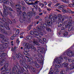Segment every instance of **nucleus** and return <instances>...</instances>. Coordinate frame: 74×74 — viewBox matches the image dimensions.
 I'll list each match as a JSON object with an SVG mask.
<instances>
[{"label":"nucleus","mask_w":74,"mask_h":74,"mask_svg":"<svg viewBox=\"0 0 74 74\" xmlns=\"http://www.w3.org/2000/svg\"><path fill=\"white\" fill-rule=\"evenodd\" d=\"M34 34H35V35H36V36H39V33H38V32H36V31H35Z\"/></svg>","instance_id":"obj_31"},{"label":"nucleus","mask_w":74,"mask_h":74,"mask_svg":"<svg viewBox=\"0 0 74 74\" xmlns=\"http://www.w3.org/2000/svg\"><path fill=\"white\" fill-rule=\"evenodd\" d=\"M16 8L17 9V11L19 12V10H21V5H16Z\"/></svg>","instance_id":"obj_14"},{"label":"nucleus","mask_w":74,"mask_h":74,"mask_svg":"<svg viewBox=\"0 0 74 74\" xmlns=\"http://www.w3.org/2000/svg\"><path fill=\"white\" fill-rule=\"evenodd\" d=\"M64 7V6L63 5H60L58 6V9L60 10H62L63 9V8Z\"/></svg>","instance_id":"obj_19"},{"label":"nucleus","mask_w":74,"mask_h":74,"mask_svg":"<svg viewBox=\"0 0 74 74\" xmlns=\"http://www.w3.org/2000/svg\"><path fill=\"white\" fill-rule=\"evenodd\" d=\"M42 14H43V13H39V15H40V16H41L42 15Z\"/></svg>","instance_id":"obj_61"},{"label":"nucleus","mask_w":74,"mask_h":74,"mask_svg":"<svg viewBox=\"0 0 74 74\" xmlns=\"http://www.w3.org/2000/svg\"><path fill=\"white\" fill-rule=\"evenodd\" d=\"M40 18V16H37L35 17V19H39Z\"/></svg>","instance_id":"obj_57"},{"label":"nucleus","mask_w":74,"mask_h":74,"mask_svg":"<svg viewBox=\"0 0 74 74\" xmlns=\"http://www.w3.org/2000/svg\"><path fill=\"white\" fill-rule=\"evenodd\" d=\"M35 60L38 62H39L40 61V59H39V58H36L35 59Z\"/></svg>","instance_id":"obj_52"},{"label":"nucleus","mask_w":74,"mask_h":74,"mask_svg":"<svg viewBox=\"0 0 74 74\" xmlns=\"http://www.w3.org/2000/svg\"><path fill=\"white\" fill-rule=\"evenodd\" d=\"M68 11L69 12V13H71V10L70 9H68Z\"/></svg>","instance_id":"obj_55"},{"label":"nucleus","mask_w":74,"mask_h":74,"mask_svg":"<svg viewBox=\"0 0 74 74\" xmlns=\"http://www.w3.org/2000/svg\"><path fill=\"white\" fill-rule=\"evenodd\" d=\"M40 1H36L35 2V3H34V4H35V5H33V6L34 8H35L36 10H37L38 9V7L37 6V5H36V4H38V3Z\"/></svg>","instance_id":"obj_11"},{"label":"nucleus","mask_w":74,"mask_h":74,"mask_svg":"<svg viewBox=\"0 0 74 74\" xmlns=\"http://www.w3.org/2000/svg\"><path fill=\"white\" fill-rule=\"evenodd\" d=\"M64 59H65V60H67L68 59V58H67V57H64Z\"/></svg>","instance_id":"obj_63"},{"label":"nucleus","mask_w":74,"mask_h":74,"mask_svg":"<svg viewBox=\"0 0 74 74\" xmlns=\"http://www.w3.org/2000/svg\"><path fill=\"white\" fill-rule=\"evenodd\" d=\"M56 63L59 64L61 63V60L59 59L58 58H57L56 61Z\"/></svg>","instance_id":"obj_22"},{"label":"nucleus","mask_w":74,"mask_h":74,"mask_svg":"<svg viewBox=\"0 0 74 74\" xmlns=\"http://www.w3.org/2000/svg\"><path fill=\"white\" fill-rule=\"evenodd\" d=\"M47 24H43V27L40 26L39 27H37L36 28L38 31L41 32V31H42V30H43L44 29L47 28Z\"/></svg>","instance_id":"obj_7"},{"label":"nucleus","mask_w":74,"mask_h":74,"mask_svg":"<svg viewBox=\"0 0 74 74\" xmlns=\"http://www.w3.org/2000/svg\"><path fill=\"white\" fill-rule=\"evenodd\" d=\"M6 55H7V54L5 53H3L2 54H1L2 57H3V56H5Z\"/></svg>","instance_id":"obj_43"},{"label":"nucleus","mask_w":74,"mask_h":74,"mask_svg":"<svg viewBox=\"0 0 74 74\" xmlns=\"http://www.w3.org/2000/svg\"><path fill=\"white\" fill-rule=\"evenodd\" d=\"M46 30L47 32H51V29L49 27H47L46 28Z\"/></svg>","instance_id":"obj_32"},{"label":"nucleus","mask_w":74,"mask_h":74,"mask_svg":"<svg viewBox=\"0 0 74 74\" xmlns=\"http://www.w3.org/2000/svg\"><path fill=\"white\" fill-rule=\"evenodd\" d=\"M60 4L59 3H57V4H56V5H54V6L55 7H58V5H59Z\"/></svg>","instance_id":"obj_49"},{"label":"nucleus","mask_w":74,"mask_h":74,"mask_svg":"<svg viewBox=\"0 0 74 74\" xmlns=\"http://www.w3.org/2000/svg\"><path fill=\"white\" fill-rule=\"evenodd\" d=\"M20 63L21 65L23 66V67H24V68H25V69H26V70H27V69L28 68L29 70H31V69L32 71L34 72V71H35L36 70V69H35V68H33L32 66H30L29 65H27V64H26V63H25V61H24L22 60H21L20 61Z\"/></svg>","instance_id":"obj_4"},{"label":"nucleus","mask_w":74,"mask_h":74,"mask_svg":"<svg viewBox=\"0 0 74 74\" xmlns=\"http://www.w3.org/2000/svg\"><path fill=\"white\" fill-rule=\"evenodd\" d=\"M63 66L65 67H67V66H68V64L67 62H64L62 64Z\"/></svg>","instance_id":"obj_20"},{"label":"nucleus","mask_w":74,"mask_h":74,"mask_svg":"<svg viewBox=\"0 0 74 74\" xmlns=\"http://www.w3.org/2000/svg\"><path fill=\"white\" fill-rule=\"evenodd\" d=\"M24 1H25L27 4H28V5H35V3H30V1H32L31 0H24Z\"/></svg>","instance_id":"obj_12"},{"label":"nucleus","mask_w":74,"mask_h":74,"mask_svg":"<svg viewBox=\"0 0 74 74\" xmlns=\"http://www.w3.org/2000/svg\"><path fill=\"white\" fill-rule=\"evenodd\" d=\"M5 62V60L3 59H1L0 60V66H3L4 64V62Z\"/></svg>","instance_id":"obj_17"},{"label":"nucleus","mask_w":74,"mask_h":74,"mask_svg":"<svg viewBox=\"0 0 74 74\" xmlns=\"http://www.w3.org/2000/svg\"><path fill=\"white\" fill-rule=\"evenodd\" d=\"M4 48V46L2 45H0V49L2 50Z\"/></svg>","instance_id":"obj_34"},{"label":"nucleus","mask_w":74,"mask_h":74,"mask_svg":"<svg viewBox=\"0 0 74 74\" xmlns=\"http://www.w3.org/2000/svg\"><path fill=\"white\" fill-rule=\"evenodd\" d=\"M35 33V31L33 32V31H32L30 32V34H32V35H33L34 34V33Z\"/></svg>","instance_id":"obj_39"},{"label":"nucleus","mask_w":74,"mask_h":74,"mask_svg":"<svg viewBox=\"0 0 74 74\" xmlns=\"http://www.w3.org/2000/svg\"><path fill=\"white\" fill-rule=\"evenodd\" d=\"M68 61H69V62H70V63H71V62H72V61H73V59H69Z\"/></svg>","instance_id":"obj_53"},{"label":"nucleus","mask_w":74,"mask_h":74,"mask_svg":"<svg viewBox=\"0 0 74 74\" xmlns=\"http://www.w3.org/2000/svg\"><path fill=\"white\" fill-rule=\"evenodd\" d=\"M69 67H70L71 69H74V65L72 64L69 65Z\"/></svg>","instance_id":"obj_23"},{"label":"nucleus","mask_w":74,"mask_h":74,"mask_svg":"<svg viewBox=\"0 0 74 74\" xmlns=\"http://www.w3.org/2000/svg\"><path fill=\"white\" fill-rule=\"evenodd\" d=\"M55 67H56V68H57V69L60 68V66L58 64H55Z\"/></svg>","instance_id":"obj_41"},{"label":"nucleus","mask_w":74,"mask_h":74,"mask_svg":"<svg viewBox=\"0 0 74 74\" xmlns=\"http://www.w3.org/2000/svg\"><path fill=\"white\" fill-rule=\"evenodd\" d=\"M0 30H1V32H3L4 34H5V35H7L8 34V33L6 31H4V30H5L6 29H0Z\"/></svg>","instance_id":"obj_18"},{"label":"nucleus","mask_w":74,"mask_h":74,"mask_svg":"<svg viewBox=\"0 0 74 74\" xmlns=\"http://www.w3.org/2000/svg\"><path fill=\"white\" fill-rule=\"evenodd\" d=\"M16 58L18 60H19L20 58H23V56L21 54V53H19L18 54H16Z\"/></svg>","instance_id":"obj_9"},{"label":"nucleus","mask_w":74,"mask_h":74,"mask_svg":"<svg viewBox=\"0 0 74 74\" xmlns=\"http://www.w3.org/2000/svg\"><path fill=\"white\" fill-rule=\"evenodd\" d=\"M34 63L36 68H39V67H40V65H39V64H37V62H34Z\"/></svg>","instance_id":"obj_21"},{"label":"nucleus","mask_w":74,"mask_h":74,"mask_svg":"<svg viewBox=\"0 0 74 74\" xmlns=\"http://www.w3.org/2000/svg\"><path fill=\"white\" fill-rule=\"evenodd\" d=\"M49 19V17L48 16L46 17L45 18V20L46 21H48V19Z\"/></svg>","instance_id":"obj_37"},{"label":"nucleus","mask_w":74,"mask_h":74,"mask_svg":"<svg viewBox=\"0 0 74 74\" xmlns=\"http://www.w3.org/2000/svg\"><path fill=\"white\" fill-rule=\"evenodd\" d=\"M13 69H14L12 70V74H15V73H14V69H15V66L13 68Z\"/></svg>","instance_id":"obj_47"},{"label":"nucleus","mask_w":74,"mask_h":74,"mask_svg":"<svg viewBox=\"0 0 74 74\" xmlns=\"http://www.w3.org/2000/svg\"><path fill=\"white\" fill-rule=\"evenodd\" d=\"M8 66V63H6L4 65V67H3L1 68V71H2V74H5V72L4 71H4V70H6V69H7Z\"/></svg>","instance_id":"obj_6"},{"label":"nucleus","mask_w":74,"mask_h":74,"mask_svg":"<svg viewBox=\"0 0 74 74\" xmlns=\"http://www.w3.org/2000/svg\"><path fill=\"white\" fill-rule=\"evenodd\" d=\"M7 8H8L7 10H8L9 9L10 10V11H13V10H12V9L11 7H7Z\"/></svg>","instance_id":"obj_36"},{"label":"nucleus","mask_w":74,"mask_h":74,"mask_svg":"<svg viewBox=\"0 0 74 74\" xmlns=\"http://www.w3.org/2000/svg\"><path fill=\"white\" fill-rule=\"evenodd\" d=\"M69 28L68 29V31H69V32H70V31H71V30H73V27L71 26H69Z\"/></svg>","instance_id":"obj_28"},{"label":"nucleus","mask_w":74,"mask_h":74,"mask_svg":"<svg viewBox=\"0 0 74 74\" xmlns=\"http://www.w3.org/2000/svg\"><path fill=\"white\" fill-rule=\"evenodd\" d=\"M1 22H3V23H6V19L4 18H3L2 19Z\"/></svg>","instance_id":"obj_24"},{"label":"nucleus","mask_w":74,"mask_h":74,"mask_svg":"<svg viewBox=\"0 0 74 74\" xmlns=\"http://www.w3.org/2000/svg\"><path fill=\"white\" fill-rule=\"evenodd\" d=\"M47 26L49 27L50 26L52 25V22L51 21H49L48 20L47 21Z\"/></svg>","instance_id":"obj_16"},{"label":"nucleus","mask_w":74,"mask_h":74,"mask_svg":"<svg viewBox=\"0 0 74 74\" xmlns=\"http://www.w3.org/2000/svg\"><path fill=\"white\" fill-rule=\"evenodd\" d=\"M32 25L28 26L27 27V29L29 30H30L32 29Z\"/></svg>","instance_id":"obj_35"},{"label":"nucleus","mask_w":74,"mask_h":74,"mask_svg":"<svg viewBox=\"0 0 74 74\" xmlns=\"http://www.w3.org/2000/svg\"><path fill=\"white\" fill-rule=\"evenodd\" d=\"M27 14L28 15V16H29V18H31L32 16V14L30 13L29 12H27Z\"/></svg>","instance_id":"obj_33"},{"label":"nucleus","mask_w":74,"mask_h":74,"mask_svg":"<svg viewBox=\"0 0 74 74\" xmlns=\"http://www.w3.org/2000/svg\"><path fill=\"white\" fill-rule=\"evenodd\" d=\"M39 42L41 43V44H44V42H43L40 39H39Z\"/></svg>","instance_id":"obj_40"},{"label":"nucleus","mask_w":74,"mask_h":74,"mask_svg":"<svg viewBox=\"0 0 74 74\" xmlns=\"http://www.w3.org/2000/svg\"><path fill=\"white\" fill-rule=\"evenodd\" d=\"M38 62H40V63H42V64L43 63V60H39V61Z\"/></svg>","instance_id":"obj_58"},{"label":"nucleus","mask_w":74,"mask_h":74,"mask_svg":"<svg viewBox=\"0 0 74 74\" xmlns=\"http://www.w3.org/2000/svg\"><path fill=\"white\" fill-rule=\"evenodd\" d=\"M1 25L0 26V29H4L5 28V27H6L7 26V24H6V23H4V24H3V22H2L1 23Z\"/></svg>","instance_id":"obj_8"},{"label":"nucleus","mask_w":74,"mask_h":74,"mask_svg":"<svg viewBox=\"0 0 74 74\" xmlns=\"http://www.w3.org/2000/svg\"><path fill=\"white\" fill-rule=\"evenodd\" d=\"M3 7L4 10H7L8 9L7 7L6 6H5V5L3 4Z\"/></svg>","instance_id":"obj_27"},{"label":"nucleus","mask_w":74,"mask_h":74,"mask_svg":"<svg viewBox=\"0 0 74 74\" xmlns=\"http://www.w3.org/2000/svg\"><path fill=\"white\" fill-rule=\"evenodd\" d=\"M59 73V72L58 71H56L55 72V73L56 74H58V73Z\"/></svg>","instance_id":"obj_64"},{"label":"nucleus","mask_w":74,"mask_h":74,"mask_svg":"<svg viewBox=\"0 0 74 74\" xmlns=\"http://www.w3.org/2000/svg\"><path fill=\"white\" fill-rule=\"evenodd\" d=\"M10 3L11 5H13V2H12V1H10Z\"/></svg>","instance_id":"obj_60"},{"label":"nucleus","mask_w":74,"mask_h":74,"mask_svg":"<svg viewBox=\"0 0 74 74\" xmlns=\"http://www.w3.org/2000/svg\"><path fill=\"white\" fill-rule=\"evenodd\" d=\"M50 74H53V70H52L51 71H50Z\"/></svg>","instance_id":"obj_62"},{"label":"nucleus","mask_w":74,"mask_h":74,"mask_svg":"<svg viewBox=\"0 0 74 74\" xmlns=\"http://www.w3.org/2000/svg\"><path fill=\"white\" fill-rule=\"evenodd\" d=\"M25 55H27V56H29V54L27 53L26 52H25L24 53Z\"/></svg>","instance_id":"obj_45"},{"label":"nucleus","mask_w":74,"mask_h":74,"mask_svg":"<svg viewBox=\"0 0 74 74\" xmlns=\"http://www.w3.org/2000/svg\"><path fill=\"white\" fill-rule=\"evenodd\" d=\"M19 38H17L16 40V42L17 44H19Z\"/></svg>","instance_id":"obj_51"},{"label":"nucleus","mask_w":74,"mask_h":74,"mask_svg":"<svg viewBox=\"0 0 74 74\" xmlns=\"http://www.w3.org/2000/svg\"><path fill=\"white\" fill-rule=\"evenodd\" d=\"M26 16H27V13L25 12H24L23 13V16L25 18Z\"/></svg>","instance_id":"obj_26"},{"label":"nucleus","mask_w":74,"mask_h":74,"mask_svg":"<svg viewBox=\"0 0 74 74\" xmlns=\"http://www.w3.org/2000/svg\"><path fill=\"white\" fill-rule=\"evenodd\" d=\"M4 29H7V30H10V28H9V27H8V26H6V27H5L4 29Z\"/></svg>","instance_id":"obj_48"},{"label":"nucleus","mask_w":74,"mask_h":74,"mask_svg":"<svg viewBox=\"0 0 74 74\" xmlns=\"http://www.w3.org/2000/svg\"><path fill=\"white\" fill-rule=\"evenodd\" d=\"M21 65L20 66L18 64L15 66V69H18V71H16L15 74H21L25 71V69L23 67L24 66L22 65Z\"/></svg>","instance_id":"obj_3"},{"label":"nucleus","mask_w":74,"mask_h":74,"mask_svg":"<svg viewBox=\"0 0 74 74\" xmlns=\"http://www.w3.org/2000/svg\"><path fill=\"white\" fill-rule=\"evenodd\" d=\"M62 12H67V10L66 9H64L62 10Z\"/></svg>","instance_id":"obj_46"},{"label":"nucleus","mask_w":74,"mask_h":74,"mask_svg":"<svg viewBox=\"0 0 74 74\" xmlns=\"http://www.w3.org/2000/svg\"><path fill=\"white\" fill-rule=\"evenodd\" d=\"M57 18L58 21L61 22H63L66 19V16H62V15L61 14H58L57 16Z\"/></svg>","instance_id":"obj_5"},{"label":"nucleus","mask_w":74,"mask_h":74,"mask_svg":"<svg viewBox=\"0 0 74 74\" xmlns=\"http://www.w3.org/2000/svg\"><path fill=\"white\" fill-rule=\"evenodd\" d=\"M10 39L11 40H13L14 39V36H12L10 38Z\"/></svg>","instance_id":"obj_54"},{"label":"nucleus","mask_w":74,"mask_h":74,"mask_svg":"<svg viewBox=\"0 0 74 74\" xmlns=\"http://www.w3.org/2000/svg\"><path fill=\"white\" fill-rule=\"evenodd\" d=\"M4 71H3L4 72H5H5L6 73H10V70H9V69H7L6 70H4Z\"/></svg>","instance_id":"obj_29"},{"label":"nucleus","mask_w":74,"mask_h":74,"mask_svg":"<svg viewBox=\"0 0 74 74\" xmlns=\"http://www.w3.org/2000/svg\"><path fill=\"white\" fill-rule=\"evenodd\" d=\"M49 18L50 19L51 21H52V19H53V16L52 15H50L49 16Z\"/></svg>","instance_id":"obj_38"},{"label":"nucleus","mask_w":74,"mask_h":74,"mask_svg":"<svg viewBox=\"0 0 74 74\" xmlns=\"http://www.w3.org/2000/svg\"><path fill=\"white\" fill-rule=\"evenodd\" d=\"M38 40H36V41H34L33 42L29 41V43H24L23 44V46L25 47L24 49V51H27V50L28 49H30V48L31 49H33L34 52H36V48L33 45H34L35 44L37 45H40V44L38 43Z\"/></svg>","instance_id":"obj_1"},{"label":"nucleus","mask_w":74,"mask_h":74,"mask_svg":"<svg viewBox=\"0 0 74 74\" xmlns=\"http://www.w3.org/2000/svg\"><path fill=\"white\" fill-rule=\"evenodd\" d=\"M72 17H70L68 18L67 20L64 21V23H67L68 22V24L66 23V25H64L63 27L61 28V30H62L65 29L66 28H68L69 26H71L72 25Z\"/></svg>","instance_id":"obj_2"},{"label":"nucleus","mask_w":74,"mask_h":74,"mask_svg":"<svg viewBox=\"0 0 74 74\" xmlns=\"http://www.w3.org/2000/svg\"><path fill=\"white\" fill-rule=\"evenodd\" d=\"M32 38V36H29L27 37L26 39L27 40H31Z\"/></svg>","instance_id":"obj_30"},{"label":"nucleus","mask_w":74,"mask_h":74,"mask_svg":"<svg viewBox=\"0 0 74 74\" xmlns=\"http://www.w3.org/2000/svg\"><path fill=\"white\" fill-rule=\"evenodd\" d=\"M45 49L44 48L42 47L41 48V50L38 49L37 51L39 53H43L44 52Z\"/></svg>","instance_id":"obj_13"},{"label":"nucleus","mask_w":74,"mask_h":74,"mask_svg":"<svg viewBox=\"0 0 74 74\" xmlns=\"http://www.w3.org/2000/svg\"><path fill=\"white\" fill-rule=\"evenodd\" d=\"M67 55L68 56H69L70 57L71 56H74V53L71 52V51H69L68 52H67Z\"/></svg>","instance_id":"obj_10"},{"label":"nucleus","mask_w":74,"mask_h":74,"mask_svg":"<svg viewBox=\"0 0 74 74\" xmlns=\"http://www.w3.org/2000/svg\"><path fill=\"white\" fill-rule=\"evenodd\" d=\"M22 9L23 11H26V8L25 7H23Z\"/></svg>","instance_id":"obj_50"},{"label":"nucleus","mask_w":74,"mask_h":74,"mask_svg":"<svg viewBox=\"0 0 74 74\" xmlns=\"http://www.w3.org/2000/svg\"><path fill=\"white\" fill-rule=\"evenodd\" d=\"M38 11H39V12H41V11H42V10H41V9H40V8H38Z\"/></svg>","instance_id":"obj_59"},{"label":"nucleus","mask_w":74,"mask_h":74,"mask_svg":"<svg viewBox=\"0 0 74 74\" xmlns=\"http://www.w3.org/2000/svg\"><path fill=\"white\" fill-rule=\"evenodd\" d=\"M16 34H19V29H18L17 30L16 32Z\"/></svg>","instance_id":"obj_44"},{"label":"nucleus","mask_w":74,"mask_h":74,"mask_svg":"<svg viewBox=\"0 0 74 74\" xmlns=\"http://www.w3.org/2000/svg\"><path fill=\"white\" fill-rule=\"evenodd\" d=\"M27 60L28 62H30V63H33V60L31 58H28V59H27Z\"/></svg>","instance_id":"obj_25"},{"label":"nucleus","mask_w":74,"mask_h":74,"mask_svg":"<svg viewBox=\"0 0 74 74\" xmlns=\"http://www.w3.org/2000/svg\"><path fill=\"white\" fill-rule=\"evenodd\" d=\"M65 73V72H64V70H62L61 71L60 73L61 74H64Z\"/></svg>","instance_id":"obj_42"},{"label":"nucleus","mask_w":74,"mask_h":74,"mask_svg":"<svg viewBox=\"0 0 74 74\" xmlns=\"http://www.w3.org/2000/svg\"><path fill=\"white\" fill-rule=\"evenodd\" d=\"M3 14L5 16H6L8 14V11L7 10H4L3 11Z\"/></svg>","instance_id":"obj_15"},{"label":"nucleus","mask_w":74,"mask_h":74,"mask_svg":"<svg viewBox=\"0 0 74 74\" xmlns=\"http://www.w3.org/2000/svg\"><path fill=\"white\" fill-rule=\"evenodd\" d=\"M69 7H74V5H73V4H70L69 5Z\"/></svg>","instance_id":"obj_56"}]
</instances>
